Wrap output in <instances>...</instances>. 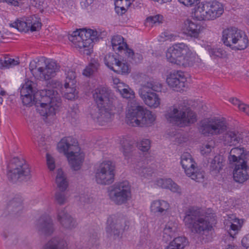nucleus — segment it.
I'll return each mask as SVG.
<instances>
[{
    "label": "nucleus",
    "mask_w": 249,
    "mask_h": 249,
    "mask_svg": "<svg viewBox=\"0 0 249 249\" xmlns=\"http://www.w3.org/2000/svg\"><path fill=\"white\" fill-rule=\"evenodd\" d=\"M146 88L140 89L139 94L145 104L151 108L158 107L161 103L159 96L152 91H147Z\"/></svg>",
    "instance_id": "nucleus-20"
},
{
    "label": "nucleus",
    "mask_w": 249,
    "mask_h": 249,
    "mask_svg": "<svg viewBox=\"0 0 249 249\" xmlns=\"http://www.w3.org/2000/svg\"><path fill=\"white\" fill-rule=\"evenodd\" d=\"M105 64L110 70L113 71L114 68L115 67L116 64L117 63L119 59H118L114 55L110 54L107 55L105 57Z\"/></svg>",
    "instance_id": "nucleus-49"
},
{
    "label": "nucleus",
    "mask_w": 249,
    "mask_h": 249,
    "mask_svg": "<svg viewBox=\"0 0 249 249\" xmlns=\"http://www.w3.org/2000/svg\"><path fill=\"white\" fill-rule=\"evenodd\" d=\"M107 231L117 235L119 232L126 229L128 221L122 215H112L107 220Z\"/></svg>",
    "instance_id": "nucleus-17"
},
{
    "label": "nucleus",
    "mask_w": 249,
    "mask_h": 249,
    "mask_svg": "<svg viewBox=\"0 0 249 249\" xmlns=\"http://www.w3.org/2000/svg\"><path fill=\"white\" fill-rule=\"evenodd\" d=\"M56 220L64 229L71 230L75 227V221L65 208L57 210Z\"/></svg>",
    "instance_id": "nucleus-24"
},
{
    "label": "nucleus",
    "mask_w": 249,
    "mask_h": 249,
    "mask_svg": "<svg viewBox=\"0 0 249 249\" xmlns=\"http://www.w3.org/2000/svg\"><path fill=\"white\" fill-rule=\"evenodd\" d=\"M181 164L186 175L196 182L204 180V172L196 166V163L188 152H184L181 156Z\"/></svg>",
    "instance_id": "nucleus-15"
},
{
    "label": "nucleus",
    "mask_w": 249,
    "mask_h": 249,
    "mask_svg": "<svg viewBox=\"0 0 249 249\" xmlns=\"http://www.w3.org/2000/svg\"><path fill=\"white\" fill-rule=\"evenodd\" d=\"M57 149L63 153L67 158L71 169L73 171L78 170V141L71 137L64 138L58 142Z\"/></svg>",
    "instance_id": "nucleus-10"
},
{
    "label": "nucleus",
    "mask_w": 249,
    "mask_h": 249,
    "mask_svg": "<svg viewBox=\"0 0 249 249\" xmlns=\"http://www.w3.org/2000/svg\"><path fill=\"white\" fill-rule=\"evenodd\" d=\"M29 31H37L40 29L42 24L39 18L33 15L26 18Z\"/></svg>",
    "instance_id": "nucleus-38"
},
{
    "label": "nucleus",
    "mask_w": 249,
    "mask_h": 249,
    "mask_svg": "<svg viewBox=\"0 0 249 249\" xmlns=\"http://www.w3.org/2000/svg\"><path fill=\"white\" fill-rule=\"evenodd\" d=\"M176 37L174 35L168 32H164L159 36L158 40L160 42H164L167 40H175Z\"/></svg>",
    "instance_id": "nucleus-51"
},
{
    "label": "nucleus",
    "mask_w": 249,
    "mask_h": 249,
    "mask_svg": "<svg viewBox=\"0 0 249 249\" xmlns=\"http://www.w3.org/2000/svg\"><path fill=\"white\" fill-rule=\"evenodd\" d=\"M177 224L172 221H169L163 230L162 240L165 243L171 240L177 231Z\"/></svg>",
    "instance_id": "nucleus-32"
},
{
    "label": "nucleus",
    "mask_w": 249,
    "mask_h": 249,
    "mask_svg": "<svg viewBox=\"0 0 249 249\" xmlns=\"http://www.w3.org/2000/svg\"><path fill=\"white\" fill-rule=\"evenodd\" d=\"M162 19V17L160 15H156L155 16H151L146 18L147 23H149V24L152 25L157 23H160Z\"/></svg>",
    "instance_id": "nucleus-55"
},
{
    "label": "nucleus",
    "mask_w": 249,
    "mask_h": 249,
    "mask_svg": "<svg viewBox=\"0 0 249 249\" xmlns=\"http://www.w3.org/2000/svg\"><path fill=\"white\" fill-rule=\"evenodd\" d=\"M171 242L178 249H183L188 243L187 239L185 237H178L175 238Z\"/></svg>",
    "instance_id": "nucleus-50"
},
{
    "label": "nucleus",
    "mask_w": 249,
    "mask_h": 249,
    "mask_svg": "<svg viewBox=\"0 0 249 249\" xmlns=\"http://www.w3.org/2000/svg\"><path fill=\"white\" fill-rule=\"evenodd\" d=\"M146 88L147 91L160 92L162 89V84L158 81H151L142 85L140 89Z\"/></svg>",
    "instance_id": "nucleus-45"
},
{
    "label": "nucleus",
    "mask_w": 249,
    "mask_h": 249,
    "mask_svg": "<svg viewBox=\"0 0 249 249\" xmlns=\"http://www.w3.org/2000/svg\"><path fill=\"white\" fill-rule=\"evenodd\" d=\"M213 143V142H210L203 146L201 149V154L203 155H207L210 153L214 148Z\"/></svg>",
    "instance_id": "nucleus-53"
},
{
    "label": "nucleus",
    "mask_w": 249,
    "mask_h": 249,
    "mask_svg": "<svg viewBox=\"0 0 249 249\" xmlns=\"http://www.w3.org/2000/svg\"><path fill=\"white\" fill-rule=\"evenodd\" d=\"M47 164L49 169L53 171L55 168V162L54 159L49 154L46 155Z\"/></svg>",
    "instance_id": "nucleus-59"
},
{
    "label": "nucleus",
    "mask_w": 249,
    "mask_h": 249,
    "mask_svg": "<svg viewBox=\"0 0 249 249\" xmlns=\"http://www.w3.org/2000/svg\"><path fill=\"white\" fill-rule=\"evenodd\" d=\"M92 97L96 105L89 110L91 117L101 125L110 122L114 115L115 102L110 90L106 87H97L93 90Z\"/></svg>",
    "instance_id": "nucleus-3"
},
{
    "label": "nucleus",
    "mask_w": 249,
    "mask_h": 249,
    "mask_svg": "<svg viewBox=\"0 0 249 249\" xmlns=\"http://www.w3.org/2000/svg\"><path fill=\"white\" fill-rule=\"evenodd\" d=\"M67 243L61 238L55 237L50 240L44 249H67Z\"/></svg>",
    "instance_id": "nucleus-33"
},
{
    "label": "nucleus",
    "mask_w": 249,
    "mask_h": 249,
    "mask_svg": "<svg viewBox=\"0 0 249 249\" xmlns=\"http://www.w3.org/2000/svg\"><path fill=\"white\" fill-rule=\"evenodd\" d=\"M125 91L122 92L121 94L123 98H126L129 100L128 102V108L131 107V106H135L138 105V104L136 102L135 99V93L133 90H132L129 87L124 89Z\"/></svg>",
    "instance_id": "nucleus-39"
},
{
    "label": "nucleus",
    "mask_w": 249,
    "mask_h": 249,
    "mask_svg": "<svg viewBox=\"0 0 249 249\" xmlns=\"http://www.w3.org/2000/svg\"><path fill=\"white\" fill-rule=\"evenodd\" d=\"M77 36L78 29H76L69 36V39L72 44V45L75 48L77 47Z\"/></svg>",
    "instance_id": "nucleus-57"
},
{
    "label": "nucleus",
    "mask_w": 249,
    "mask_h": 249,
    "mask_svg": "<svg viewBox=\"0 0 249 249\" xmlns=\"http://www.w3.org/2000/svg\"><path fill=\"white\" fill-rule=\"evenodd\" d=\"M155 119L151 111L138 105L128 109L125 121L130 126L143 127L151 125Z\"/></svg>",
    "instance_id": "nucleus-8"
},
{
    "label": "nucleus",
    "mask_w": 249,
    "mask_h": 249,
    "mask_svg": "<svg viewBox=\"0 0 249 249\" xmlns=\"http://www.w3.org/2000/svg\"><path fill=\"white\" fill-rule=\"evenodd\" d=\"M234 180L239 183H243L249 179V166L247 162L237 164L233 171Z\"/></svg>",
    "instance_id": "nucleus-26"
},
{
    "label": "nucleus",
    "mask_w": 249,
    "mask_h": 249,
    "mask_svg": "<svg viewBox=\"0 0 249 249\" xmlns=\"http://www.w3.org/2000/svg\"><path fill=\"white\" fill-rule=\"evenodd\" d=\"M242 244L246 249H249V234L243 237Z\"/></svg>",
    "instance_id": "nucleus-61"
},
{
    "label": "nucleus",
    "mask_w": 249,
    "mask_h": 249,
    "mask_svg": "<svg viewBox=\"0 0 249 249\" xmlns=\"http://www.w3.org/2000/svg\"><path fill=\"white\" fill-rule=\"evenodd\" d=\"M167 61L172 64L184 67L192 66L195 61L196 55L184 43H178L166 51Z\"/></svg>",
    "instance_id": "nucleus-5"
},
{
    "label": "nucleus",
    "mask_w": 249,
    "mask_h": 249,
    "mask_svg": "<svg viewBox=\"0 0 249 249\" xmlns=\"http://www.w3.org/2000/svg\"><path fill=\"white\" fill-rule=\"evenodd\" d=\"M229 101L234 106H237L240 111L249 116V105L245 104L236 98H231Z\"/></svg>",
    "instance_id": "nucleus-44"
},
{
    "label": "nucleus",
    "mask_w": 249,
    "mask_h": 249,
    "mask_svg": "<svg viewBox=\"0 0 249 249\" xmlns=\"http://www.w3.org/2000/svg\"><path fill=\"white\" fill-rule=\"evenodd\" d=\"M92 2V0H82V1L81 2V5L82 7L86 8L90 4H91Z\"/></svg>",
    "instance_id": "nucleus-63"
},
{
    "label": "nucleus",
    "mask_w": 249,
    "mask_h": 249,
    "mask_svg": "<svg viewBox=\"0 0 249 249\" xmlns=\"http://www.w3.org/2000/svg\"><path fill=\"white\" fill-rule=\"evenodd\" d=\"M222 41L227 46L238 50L246 49L249 43L247 36L244 32L234 27L227 28L223 31Z\"/></svg>",
    "instance_id": "nucleus-9"
},
{
    "label": "nucleus",
    "mask_w": 249,
    "mask_h": 249,
    "mask_svg": "<svg viewBox=\"0 0 249 249\" xmlns=\"http://www.w3.org/2000/svg\"><path fill=\"white\" fill-rule=\"evenodd\" d=\"M36 68L31 70L36 76L42 80H49L53 77L59 70V67L55 61L41 57L36 62Z\"/></svg>",
    "instance_id": "nucleus-13"
},
{
    "label": "nucleus",
    "mask_w": 249,
    "mask_h": 249,
    "mask_svg": "<svg viewBox=\"0 0 249 249\" xmlns=\"http://www.w3.org/2000/svg\"><path fill=\"white\" fill-rule=\"evenodd\" d=\"M228 160L231 164H243L247 162V151L243 147H236L230 151Z\"/></svg>",
    "instance_id": "nucleus-25"
},
{
    "label": "nucleus",
    "mask_w": 249,
    "mask_h": 249,
    "mask_svg": "<svg viewBox=\"0 0 249 249\" xmlns=\"http://www.w3.org/2000/svg\"><path fill=\"white\" fill-rule=\"evenodd\" d=\"M3 236L5 238H8L9 244L12 246L22 248L25 247L27 244L26 239L19 235L11 234L8 236L4 234Z\"/></svg>",
    "instance_id": "nucleus-34"
},
{
    "label": "nucleus",
    "mask_w": 249,
    "mask_h": 249,
    "mask_svg": "<svg viewBox=\"0 0 249 249\" xmlns=\"http://www.w3.org/2000/svg\"><path fill=\"white\" fill-rule=\"evenodd\" d=\"M27 19L25 20H17L11 24V26L17 28L20 32H28L29 31V27L27 26Z\"/></svg>",
    "instance_id": "nucleus-48"
},
{
    "label": "nucleus",
    "mask_w": 249,
    "mask_h": 249,
    "mask_svg": "<svg viewBox=\"0 0 249 249\" xmlns=\"http://www.w3.org/2000/svg\"><path fill=\"white\" fill-rule=\"evenodd\" d=\"M121 151L123 153L124 156L126 157L130 152L132 149V145L129 141L124 138L120 141Z\"/></svg>",
    "instance_id": "nucleus-47"
},
{
    "label": "nucleus",
    "mask_w": 249,
    "mask_h": 249,
    "mask_svg": "<svg viewBox=\"0 0 249 249\" xmlns=\"http://www.w3.org/2000/svg\"><path fill=\"white\" fill-rule=\"evenodd\" d=\"M156 183L162 188L170 189L172 192L178 194L181 193L180 188L170 178H159Z\"/></svg>",
    "instance_id": "nucleus-31"
},
{
    "label": "nucleus",
    "mask_w": 249,
    "mask_h": 249,
    "mask_svg": "<svg viewBox=\"0 0 249 249\" xmlns=\"http://www.w3.org/2000/svg\"><path fill=\"white\" fill-rule=\"evenodd\" d=\"M68 196L65 191L58 190L56 191L54 200L55 203L59 205H63L67 202Z\"/></svg>",
    "instance_id": "nucleus-42"
},
{
    "label": "nucleus",
    "mask_w": 249,
    "mask_h": 249,
    "mask_svg": "<svg viewBox=\"0 0 249 249\" xmlns=\"http://www.w3.org/2000/svg\"><path fill=\"white\" fill-rule=\"evenodd\" d=\"M113 71L118 74L125 75L129 73L131 69L127 63L119 60L115 67L114 68Z\"/></svg>",
    "instance_id": "nucleus-40"
},
{
    "label": "nucleus",
    "mask_w": 249,
    "mask_h": 249,
    "mask_svg": "<svg viewBox=\"0 0 249 249\" xmlns=\"http://www.w3.org/2000/svg\"><path fill=\"white\" fill-rule=\"evenodd\" d=\"M34 83L28 80L20 89L22 103L25 105H35L37 112L47 118L55 114L60 105V98L57 91L44 89L36 91Z\"/></svg>",
    "instance_id": "nucleus-1"
},
{
    "label": "nucleus",
    "mask_w": 249,
    "mask_h": 249,
    "mask_svg": "<svg viewBox=\"0 0 249 249\" xmlns=\"http://www.w3.org/2000/svg\"><path fill=\"white\" fill-rule=\"evenodd\" d=\"M119 2H121V3L124 2H125V5L126 6H129L131 4V2L129 0H115V5H117L119 4Z\"/></svg>",
    "instance_id": "nucleus-64"
},
{
    "label": "nucleus",
    "mask_w": 249,
    "mask_h": 249,
    "mask_svg": "<svg viewBox=\"0 0 249 249\" xmlns=\"http://www.w3.org/2000/svg\"><path fill=\"white\" fill-rule=\"evenodd\" d=\"M201 29L202 27L199 24L189 19L184 20L180 26V31L183 34L196 38L198 37Z\"/></svg>",
    "instance_id": "nucleus-23"
},
{
    "label": "nucleus",
    "mask_w": 249,
    "mask_h": 249,
    "mask_svg": "<svg viewBox=\"0 0 249 249\" xmlns=\"http://www.w3.org/2000/svg\"><path fill=\"white\" fill-rule=\"evenodd\" d=\"M36 229L40 234L46 236L51 235L55 230L53 220L49 216H43L39 218L36 222Z\"/></svg>",
    "instance_id": "nucleus-22"
},
{
    "label": "nucleus",
    "mask_w": 249,
    "mask_h": 249,
    "mask_svg": "<svg viewBox=\"0 0 249 249\" xmlns=\"http://www.w3.org/2000/svg\"><path fill=\"white\" fill-rule=\"evenodd\" d=\"M86 150L84 146L80 144L79 146V169L81 167V164L83 163L85 158Z\"/></svg>",
    "instance_id": "nucleus-54"
},
{
    "label": "nucleus",
    "mask_w": 249,
    "mask_h": 249,
    "mask_svg": "<svg viewBox=\"0 0 249 249\" xmlns=\"http://www.w3.org/2000/svg\"><path fill=\"white\" fill-rule=\"evenodd\" d=\"M108 196L115 204H125L132 197L131 185L126 180L115 183L108 190Z\"/></svg>",
    "instance_id": "nucleus-12"
},
{
    "label": "nucleus",
    "mask_w": 249,
    "mask_h": 249,
    "mask_svg": "<svg viewBox=\"0 0 249 249\" xmlns=\"http://www.w3.org/2000/svg\"><path fill=\"white\" fill-rule=\"evenodd\" d=\"M224 161L222 156L220 155L215 156L211 162V171L214 174L219 173L224 166Z\"/></svg>",
    "instance_id": "nucleus-37"
},
{
    "label": "nucleus",
    "mask_w": 249,
    "mask_h": 249,
    "mask_svg": "<svg viewBox=\"0 0 249 249\" xmlns=\"http://www.w3.org/2000/svg\"><path fill=\"white\" fill-rule=\"evenodd\" d=\"M168 85L177 90L181 89L185 87L187 82L186 77L183 72L181 71H174L167 78Z\"/></svg>",
    "instance_id": "nucleus-21"
},
{
    "label": "nucleus",
    "mask_w": 249,
    "mask_h": 249,
    "mask_svg": "<svg viewBox=\"0 0 249 249\" xmlns=\"http://www.w3.org/2000/svg\"><path fill=\"white\" fill-rule=\"evenodd\" d=\"M170 205L163 200H156L152 202L150 205V211L154 213L159 214H165L169 209Z\"/></svg>",
    "instance_id": "nucleus-30"
},
{
    "label": "nucleus",
    "mask_w": 249,
    "mask_h": 249,
    "mask_svg": "<svg viewBox=\"0 0 249 249\" xmlns=\"http://www.w3.org/2000/svg\"><path fill=\"white\" fill-rule=\"evenodd\" d=\"M99 64L95 59L91 60L90 63L83 71V74L86 76H90L98 69Z\"/></svg>",
    "instance_id": "nucleus-43"
},
{
    "label": "nucleus",
    "mask_w": 249,
    "mask_h": 249,
    "mask_svg": "<svg viewBox=\"0 0 249 249\" xmlns=\"http://www.w3.org/2000/svg\"><path fill=\"white\" fill-rule=\"evenodd\" d=\"M20 0H0L1 2H6L9 4L15 6H18Z\"/></svg>",
    "instance_id": "nucleus-62"
},
{
    "label": "nucleus",
    "mask_w": 249,
    "mask_h": 249,
    "mask_svg": "<svg viewBox=\"0 0 249 249\" xmlns=\"http://www.w3.org/2000/svg\"><path fill=\"white\" fill-rule=\"evenodd\" d=\"M215 221L213 214L208 213L200 209H189L185 213L183 222L192 232L203 233L212 230Z\"/></svg>",
    "instance_id": "nucleus-4"
},
{
    "label": "nucleus",
    "mask_w": 249,
    "mask_h": 249,
    "mask_svg": "<svg viewBox=\"0 0 249 249\" xmlns=\"http://www.w3.org/2000/svg\"><path fill=\"white\" fill-rule=\"evenodd\" d=\"M208 2L199 1L194 7L192 14L193 17L198 20H209Z\"/></svg>",
    "instance_id": "nucleus-27"
},
{
    "label": "nucleus",
    "mask_w": 249,
    "mask_h": 249,
    "mask_svg": "<svg viewBox=\"0 0 249 249\" xmlns=\"http://www.w3.org/2000/svg\"><path fill=\"white\" fill-rule=\"evenodd\" d=\"M135 171L142 178H146L151 177L153 173L150 167H145L142 162H138L134 167Z\"/></svg>",
    "instance_id": "nucleus-36"
},
{
    "label": "nucleus",
    "mask_w": 249,
    "mask_h": 249,
    "mask_svg": "<svg viewBox=\"0 0 249 249\" xmlns=\"http://www.w3.org/2000/svg\"><path fill=\"white\" fill-rule=\"evenodd\" d=\"M115 165L111 161L102 162L95 172V180L97 183L108 185L114 181Z\"/></svg>",
    "instance_id": "nucleus-16"
},
{
    "label": "nucleus",
    "mask_w": 249,
    "mask_h": 249,
    "mask_svg": "<svg viewBox=\"0 0 249 249\" xmlns=\"http://www.w3.org/2000/svg\"><path fill=\"white\" fill-rule=\"evenodd\" d=\"M128 7L125 5V2L121 3L119 2V4L115 5V10L118 14L122 15L125 12L126 7L127 8Z\"/></svg>",
    "instance_id": "nucleus-58"
},
{
    "label": "nucleus",
    "mask_w": 249,
    "mask_h": 249,
    "mask_svg": "<svg viewBox=\"0 0 249 249\" xmlns=\"http://www.w3.org/2000/svg\"><path fill=\"white\" fill-rule=\"evenodd\" d=\"M209 20H213L219 17L224 12L222 4L217 1L208 2Z\"/></svg>",
    "instance_id": "nucleus-28"
},
{
    "label": "nucleus",
    "mask_w": 249,
    "mask_h": 249,
    "mask_svg": "<svg viewBox=\"0 0 249 249\" xmlns=\"http://www.w3.org/2000/svg\"><path fill=\"white\" fill-rule=\"evenodd\" d=\"M76 74L72 70L69 71L67 73L65 83L63 87L61 83L56 80L49 81L46 89H59L64 94V96L68 100H73L77 98L78 92L76 91ZM57 91L56 90H55Z\"/></svg>",
    "instance_id": "nucleus-11"
},
{
    "label": "nucleus",
    "mask_w": 249,
    "mask_h": 249,
    "mask_svg": "<svg viewBox=\"0 0 249 249\" xmlns=\"http://www.w3.org/2000/svg\"><path fill=\"white\" fill-rule=\"evenodd\" d=\"M129 86L126 84H125L123 82H121L117 86H116L115 88L118 91V92L121 94L122 92L125 91L124 89H126V88H128Z\"/></svg>",
    "instance_id": "nucleus-60"
},
{
    "label": "nucleus",
    "mask_w": 249,
    "mask_h": 249,
    "mask_svg": "<svg viewBox=\"0 0 249 249\" xmlns=\"http://www.w3.org/2000/svg\"><path fill=\"white\" fill-rule=\"evenodd\" d=\"M181 4L187 7H195L201 0H178Z\"/></svg>",
    "instance_id": "nucleus-56"
},
{
    "label": "nucleus",
    "mask_w": 249,
    "mask_h": 249,
    "mask_svg": "<svg viewBox=\"0 0 249 249\" xmlns=\"http://www.w3.org/2000/svg\"><path fill=\"white\" fill-rule=\"evenodd\" d=\"M208 50L210 56L214 58H225L227 56L226 52L221 48H212L208 47Z\"/></svg>",
    "instance_id": "nucleus-46"
},
{
    "label": "nucleus",
    "mask_w": 249,
    "mask_h": 249,
    "mask_svg": "<svg viewBox=\"0 0 249 249\" xmlns=\"http://www.w3.org/2000/svg\"><path fill=\"white\" fill-rule=\"evenodd\" d=\"M98 33L90 29H79V48L84 54L90 55L93 53V43L97 41Z\"/></svg>",
    "instance_id": "nucleus-14"
},
{
    "label": "nucleus",
    "mask_w": 249,
    "mask_h": 249,
    "mask_svg": "<svg viewBox=\"0 0 249 249\" xmlns=\"http://www.w3.org/2000/svg\"><path fill=\"white\" fill-rule=\"evenodd\" d=\"M139 149L143 152L147 151L150 147V142L148 139H143L138 144Z\"/></svg>",
    "instance_id": "nucleus-52"
},
{
    "label": "nucleus",
    "mask_w": 249,
    "mask_h": 249,
    "mask_svg": "<svg viewBox=\"0 0 249 249\" xmlns=\"http://www.w3.org/2000/svg\"><path fill=\"white\" fill-rule=\"evenodd\" d=\"M167 121L180 127L187 126L196 121V115L184 103L170 108L165 115Z\"/></svg>",
    "instance_id": "nucleus-6"
},
{
    "label": "nucleus",
    "mask_w": 249,
    "mask_h": 249,
    "mask_svg": "<svg viewBox=\"0 0 249 249\" xmlns=\"http://www.w3.org/2000/svg\"><path fill=\"white\" fill-rule=\"evenodd\" d=\"M226 228L229 231L231 236L233 237L241 228L243 221L238 218L229 217L224 222Z\"/></svg>",
    "instance_id": "nucleus-29"
},
{
    "label": "nucleus",
    "mask_w": 249,
    "mask_h": 249,
    "mask_svg": "<svg viewBox=\"0 0 249 249\" xmlns=\"http://www.w3.org/2000/svg\"><path fill=\"white\" fill-rule=\"evenodd\" d=\"M199 132L206 136L223 134L222 141L225 145H233L240 142L244 136L249 137V130L240 132L228 129V124L225 119L212 118L205 119L200 123Z\"/></svg>",
    "instance_id": "nucleus-2"
},
{
    "label": "nucleus",
    "mask_w": 249,
    "mask_h": 249,
    "mask_svg": "<svg viewBox=\"0 0 249 249\" xmlns=\"http://www.w3.org/2000/svg\"><path fill=\"white\" fill-rule=\"evenodd\" d=\"M112 49L117 53L124 52L128 59H135V54L133 51L128 48V46L124 41V38L120 35L112 36L111 40Z\"/></svg>",
    "instance_id": "nucleus-18"
},
{
    "label": "nucleus",
    "mask_w": 249,
    "mask_h": 249,
    "mask_svg": "<svg viewBox=\"0 0 249 249\" xmlns=\"http://www.w3.org/2000/svg\"><path fill=\"white\" fill-rule=\"evenodd\" d=\"M23 210L22 199L18 195H11L9 196L5 208L6 212L13 216L20 214Z\"/></svg>",
    "instance_id": "nucleus-19"
},
{
    "label": "nucleus",
    "mask_w": 249,
    "mask_h": 249,
    "mask_svg": "<svg viewBox=\"0 0 249 249\" xmlns=\"http://www.w3.org/2000/svg\"><path fill=\"white\" fill-rule=\"evenodd\" d=\"M55 183L59 190L61 191H65L68 186V182L66 177L61 168H59L57 170Z\"/></svg>",
    "instance_id": "nucleus-35"
},
{
    "label": "nucleus",
    "mask_w": 249,
    "mask_h": 249,
    "mask_svg": "<svg viewBox=\"0 0 249 249\" xmlns=\"http://www.w3.org/2000/svg\"><path fill=\"white\" fill-rule=\"evenodd\" d=\"M19 64L18 61L8 55L3 56L0 59V67L2 69H8Z\"/></svg>",
    "instance_id": "nucleus-41"
},
{
    "label": "nucleus",
    "mask_w": 249,
    "mask_h": 249,
    "mask_svg": "<svg viewBox=\"0 0 249 249\" xmlns=\"http://www.w3.org/2000/svg\"><path fill=\"white\" fill-rule=\"evenodd\" d=\"M6 175L8 180L13 183L27 181L31 178L29 165L18 157H14L7 162Z\"/></svg>",
    "instance_id": "nucleus-7"
}]
</instances>
